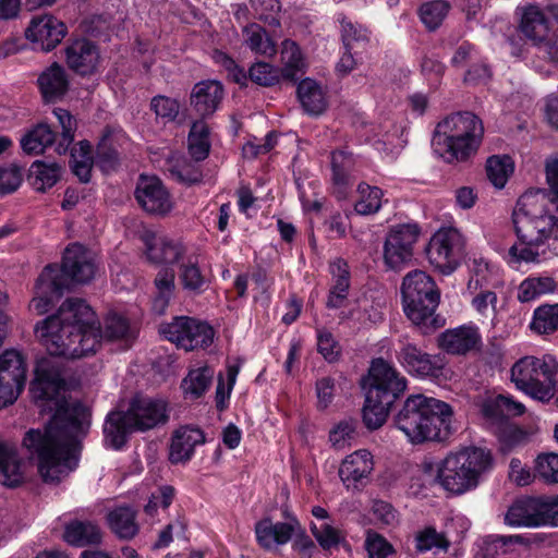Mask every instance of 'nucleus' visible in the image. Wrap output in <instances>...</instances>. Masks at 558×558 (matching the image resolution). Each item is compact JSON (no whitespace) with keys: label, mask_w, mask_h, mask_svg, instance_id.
Wrapping results in <instances>:
<instances>
[{"label":"nucleus","mask_w":558,"mask_h":558,"mask_svg":"<svg viewBox=\"0 0 558 558\" xmlns=\"http://www.w3.org/2000/svg\"><path fill=\"white\" fill-rule=\"evenodd\" d=\"M58 404L56 413L44 428H31L22 446L37 461L40 477L57 484L77 465L76 447L90 426V411L80 402Z\"/></svg>","instance_id":"obj_1"},{"label":"nucleus","mask_w":558,"mask_h":558,"mask_svg":"<svg viewBox=\"0 0 558 558\" xmlns=\"http://www.w3.org/2000/svg\"><path fill=\"white\" fill-rule=\"evenodd\" d=\"M35 335L50 355L72 360L95 353L101 340L100 323L82 299H66L56 314L36 324Z\"/></svg>","instance_id":"obj_2"},{"label":"nucleus","mask_w":558,"mask_h":558,"mask_svg":"<svg viewBox=\"0 0 558 558\" xmlns=\"http://www.w3.org/2000/svg\"><path fill=\"white\" fill-rule=\"evenodd\" d=\"M544 191H531L521 195L512 213L517 242L509 248L510 257L520 263H537L551 253L558 256V217L547 208Z\"/></svg>","instance_id":"obj_3"},{"label":"nucleus","mask_w":558,"mask_h":558,"mask_svg":"<svg viewBox=\"0 0 558 558\" xmlns=\"http://www.w3.org/2000/svg\"><path fill=\"white\" fill-rule=\"evenodd\" d=\"M95 274V264L89 252L81 244H70L63 254L62 266L48 265L39 275L35 286V296L29 307L37 315L47 313L59 300L71 282L86 283Z\"/></svg>","instance_id":"obj_4"},{"label":"nucleus","mask_w":558,"mask_h":558,"mask_svg":"<svg viewBox=\"0 0 558 558\" xmlns=\"http://www.w3.org/2000/svg\"><path fill=\"white\" fill-rule=\"evenodd\" d=\"M451 407L424 395H411L395 416V425L413 445L441 440L450 433Z\"/></svg>","instance_id":"obj_5"},{"label":"nucleus","mask_w":558,"mask_h":558,"mask_svg":"<svg viewBox=\"0 0 558 558\" xmlns=\"http://www.w3.org/2000/svg\"><path fill=\"white\" fill-rule=\"evenodd\" d=\"M169 418L166 401L136 395L126 411L114 410L107 414L104 423L105 445L121 449L134 432H146L166 424Z\"/></svg>","instance_id":"obj_6"},{"label":"nucleus","mask_w":558,"mask_h":558,"mask_svg":"<svg viewBox=\"0 0 558 558\" xmlns=\"http://www.w3.org/2000/svg\"><path fill=\"white\" fill-rule=\"evenodd\" d=\"M483 135L484 125L477 116L470 111L457 112L437 124L432 147L446 162H461L476 154Z\"/></svg>","instance_id":"obj_7"},{"label":"nucleus","mask_w":558,"mask_h":558,"mask_svg":"<svg viewBox=\"0 0 558 558\" xmlns=\"http://www.w3.org/2000/svg\"><path fill=\"white\" fill-rule=\"evenodd\" d=\"M364 389L362 418L368 429L375 430L385 424L391 405L407 389V379L384 359H376L368 369Z\"/></svg>","instance_id":"obj_8"},{"label":"nucleus","mask_w":558,"mask_h":558,"mask_svg":"<svg viewBox=\"0 0 558 558\" xmlns=\"http://www.w3.org/2000/svg\"><path fill=\"white\" fill-rule=\"evenodd\" d=\"M403 311L423 335H429L445 325V319L435 312L440 292L433 278L422 270L405 275L401 284Z\"/></svg>","instance_id":"obj_9"},{"label":"nucleus","mask_w":558,"mask_h":558,"mask_svg":"<svg viewBox=\"0 0 558 558\" xmlns=\"http://www.w3.org/2000/svg\"><path fill=\"white\" fill-rule=\"evenodd\" d=\"M494 468V457L488 449L465 447L449 453L440 463L437 477L445 490L462 495L476 488L482 476Z\"/></svg>","instance_id":"obj_10"},{"label":"nucleus","mask_w":558,"mask_h":558,"mask_svg":"<svg viewBox=\"0 0 558 558\" xmlns=\"http://www.w3.org/2000/svg\"><path fill=\"white\" fill-rule=\"evenodd\" d=\"M511 379L518 389L547 402L558 390V362L549 354L542 359L524 356L512 366Z\"/></svg>","instance_id":"obj_11"},{"label":"nucleus","mask_w":558,"mask_h":558,"mask_svg":"<svg viewBox=\"0 0 558 558\" xmlns=\"http://www.w3.org/2000/svg\"><path fill=\"white\" fill-rule=\"evenodd\" d=\"M505 520L511 526L556 525L558 523V495L518 499L509 507Z\"/></svg>","instance_id":"obj_12"},{"label":"nucleus","mask_w":558,"mask_h":558,"mask_svg":"<svg viewBox=\"0 0 558 558\" xmlns=\"http://www.w3.org/2000/svg\"><path fill=\"white\" fill-rule=\"evenodd\" d=\"M166 339L186 351L208 347L214 339V329L204 322L192 317H175L160 328Z\"/></svg>","instance_id":"obj_13"},{"label":"nucleus","mask_w":558,"mask_h":558,"mask_svg":"<svg viewBox=\"0 0 558 558\" xmlns=\"http://www.w3.org/2000/svg\"><path fill=\"white\" fill-rule=\"evenodd\" d=\"M463 248L461 233L454 228L438 230L426 248L428 260L444 275H450L459 265Z\"/></svg>","instance_id":"obj_14"},{"label":"nucleus","mask_w":558,"mask_h":558,"mask_svg":"<svg viewBox=\"0 0 558 558\" xmlns=\"http://www.w3.org/2000/svg\"><path fill=\"white\" fill-rule=\"evenodd\" d=\"M26 362L23 354L14 349L0 354V409L19 398L26 383Z\"/></svg>","instance_id":"obj_15"},{"label":"nucleus","mask_w":558,"mask_h":558,"mask_svg":"<svg viewBox=\"0 0 558 558\" xmlns=\"http://www.w3.org/2000/svg\"><path fill=\"white\" fill-rule=\"evenodd\" d=\"M420 235L416 223H404L393 227L386 236L384 244V262L392 270L403 269L413 257V247Z\"/></svg>","instance_id":"obj_16"},{"label":"nucleus","mask_w":558,"mask_h":558,"mask_svg":"<svg viewBox=\"0 0 558 558\" xmlns=\"http://www.w3.org/2000/svg\"><path fill=\"white\" fill-rule=\"evenodd\" d=\"M135 198L140 206L149 215L165 217L173 208L172 197L162 183L155 177L142 174L138 178Z\"/></svg>","instance_id":"obj_17"},{"label":"nucleus","mask_w":558,"mask_h":558,"mask_svg":"<svg viewBox=\"0 0 558 558\" xmlns=\"http://www.w3.org/2000/svg\"><path fill=\"white\" fill-rule=\"evenodd\" d=\"M398 360L411 375L421 378L439 377L445 364L439 354L426 353L410 342L402 343Z\"/></svg>","instance_id":"obj_18"},{"label":"nucleus","mask_w":558,"mask_h":558,"mask_svg":"<svg viewBox=\"0 0 558 558\" xmlns=\"http://www.w3.org/2000/svg\"><path fill=\"white\" fill-rule=\"evenodd\" d=\"M65 34L64 23L48 14L33 17L25 32L26 38L37 44L43 51L56 48Z\"/></svg>","instance_id":"obj_19"},{"label":"nucleus","mask_w":558,"mask_h":558,"mask_svg":"<svg viewBox=\"0 0 558 558\" xmlns=\"http://www.w3.org/2000/svg\"><path fill=\"white\" fill-rule=\"evenodd\" d=\"M374 468L373 457L367 450H357L345 457L339 468V476L348 489L363 487Z\"/></svg>","instance_id":"obj_20"},{"label":"nucleus","mask_w":558,"mask_h":558,"mask_svg":"<svg viewBox=\"0 0 558 558\" xmlns=\"http://www.w3.org/2000/svg\"><path fill=\"white\" fill-rule=\"evenodd\" d=\"M225 95L222 84L216 80H206L194 85L190 102L202 118L213 116L219 108Z\"/></svg>","instance_id":"obj_21"},{"label":"nucleus","mask_w":558,"mask_h":558,"mask_svg":"<svg viewBox=\"0 0 558 558\" xmlns=\"http://www.w3.org/2000/svg\"><path fill=\"white\" fill-rule=\"evenodd\" d=\"M64 379L59 371L47 361L38 363L35 378L31 383V393L35 401H52L64 388Z\"/></svg>","instance_id":"obj_22"},{"label":"nucleus","mask_w":558,"mask_h":558,"mask_svg":"<svg viewBox=\"0 0 558 558\" xmlns=\"http://www.w3.org/2000/svg\"><path fill=\"white\" fill-rule=\"evenodd\" d=\"M518 10L521 16L519 29L524 37L535 46L545 43L551 34L550 22L545 12L536 4H527Z\"/></svg>","instance_id":"obj_23"},{"label":"nucleus","mask_w":558,"mask_h":558,"mask_svg":"<svg viewBox=\"0 0 558 558\" xmlns=\"http://www.w3.org/2000/svg\"><path fill=\"white\" fill-rule=\"evenodd\" d=\"M205 442L204 432L198 427L181 426L171 438L169 460L173 464L186 463L194 454L195 447Z\"/></svg>","instance_id":"obj_24"},{"label":"nucleus","mask_w":558,"mask_h":558,"mask_svg":"<svg viewBox=\"0 0 558 558\" xmlns=\"http://www.w3.org/2000/svg\"><path fill=\"white\" fill-rule=\"evenodd\" d=\"M143 240L146 246L147 259L153 264L178 263L186 252L181 242L166 236H157L153 232H146Z\"/></svg>","instance_id":"obj_25"},{"label":"nucleus","mask_w":558,"mask_h":558,"mask_svg":"<svg viewBox=\"0 0 558 558\" xmlns=\"http://www.w3.org/2000/svg\"><path fill=\"white\" fill-rule=\"evenodd\" d=\"M37 84L44 101L53 104L66 95L70 80L65 69L53 62L39 74Z\"/></svg>","instance_id":"obj_26"},{"label":"nucleus","mask_w":558,"mask_h":558,"mask_svg":"<svg viewBox=\"0 0 558 558\" xmlns=\"http://www.w3.org/2000/svg\"><path fill=\"white\" fill-rule=\"evenodd\" d=\"M65 59L70 69L85 76L96 71L99 62V52L97 47L89 40L78 39L65 48Z\"/></svg>","instance_id":"obj_27"},{"label":"nucleus","mask_w":558,"mask_h":558,"mask_svg":"<svg viewBox=\"0 0 558 558\" xmlns=\"http://www.w3.org/2000/svg\"><path fill=\"white\" fill-rule=\"evenodd\" d=\"M299 530L301 525L295 519L277 523H272L270 519H263L255 525L256 539L265 549H270L274 544H287Z\"/></svg>","instance_id":"obj_28"},{"label":"nucleus","mask_w":558,"mask_h":558,"mask_svg":"<svg viewBox=\"0 0 558 558\" xmlns=\"http://www.w3.org/2000/svg\"><path fill=\"white\" fill-rule=\"evenodd\" d=\"M481 341L478 329L460 326L448 329L438 337V345L449 354H465L476 348Z\"/></svg>","instance_id":"obj_29"},{"label":"nucleus","mask_w":558,"mask_h":558,"mask_svg":"<svg viewBox=\"0 0 558 558\" xmlns=\"http://www.w3.org/2000/svg\"><path fill=\"white\" fill-rule=\"evenodd\" d=\"M25 480L24 464L14 444L0 440V484L17 487Z\"/></svg>","instance_id":"obj_30"},{"label":"nucleus","mask_w":558,"mask_h":558,"mask_svg":"<svg viewBox=\"0 0 558 558\" xmlns=\"http://www.w3.org/2000/svg\"><path fill=\"white\" fill-rule=\"evenodd\" d=\"M101 530L93 521L71 520L64 526L63 539L74 547H86L101 543Z\"/></svg>","instance_id":"obj_31"},{"label":"nucleus","mask_w":558,"mask_h":558,"mask_svg":"<svg viewBox=\"0 0 558 558\" xmlns=\"http://www.w3.org/2000/svg\"><path fill=\"white\" fill-rule=\"evenodd\" d=\"M298 99L305 113L318 117L327 109V98L322 86L312 78L302 80L296 88Z\"/></svg>","instance_id":"obj_32"},{"label":"nucleus","mask_w":558,"mask_h":558,"mask_svg":"<svg viewBox=\"0 0 558 558\" xmlns=\"http://www.w3.org/2000/svg\"><path fill=\"white\" fill-rule=\"evenodd\" d=\"M111 532L120 539H132L140 531L136 522V511L130 506L112 509L107 515Z\"/></svg>","instance_id":"obj_33"},{"label":"nucleus","mask_w":558,"mask_h":558,"mask_svg":"<svg viewBox=\"0 0 558 558\" xmlns=\"http://www.w3.org/2000/svg\"><path fill=\"white\" fill-rule=\"evenodd\" d=\"M179 280L182 288L193 294H202L209 287V279L199 266L198 258L190 256L180 264Z\"/></svg>","instance_id":"obj_34"},{"label":"nucleus","mask_w":558,"mask_h":558,"mask_svg":"<svg viewBox=\"0 0 558 558\" xmlns=\"http://www.w3.org/2000/svg\"><path fill=\"white\" fill-rule=\"evenodd\" d=\"M330 274L335 283L329 291L326 306L328 308H339L347 299L350 288V271L347 262L340 258L332 262Z\"/></svg>","instance_id":"obj_35"},{"label":"nucleus","mask_w":558,"mask_h":558,"mask_svg":"<svg viewBox=\"0 0 558 558\" xmlns=\"http://www.w3.org/2000/svg\"><path fill=\"white\" fill-rule=\"evenodd\" d=\"M281 63L280 69L283 78L295 81L299 74H303L306 68L305 58L299 45L291 40L284 39L281 44Z\"/></svg>","instance_id":"obj_36"},{"label":"nucleus","mask_w":558,"mask_h":558,"mask_svg":"<svg viewBox=\"0 0 558 558\" xmlns=\"http://www.w3.org/2000/svg\"><path fill=\"white\" fill-rule=\"evenodd\" d=\"M57 135L47 123H38L21 138V147L28 155H39L56 143Z\"/></svg>","instance_id":"obj_37"},{"label":"nucleus","mask_w":558,"mask_h":558,"mask_svg":"<svg viewBox=\"0 0 558 558\" xmlns=\"http://www.w3.org/2000/svg\"><path fill=\"white\" fill-rule=\"evenodd\" d=\"M214 375L209 366L191 369L181 383L183 395L190 399L201 398L210 387Z\"/></svg>","instance_id":"obj_38"},{"label":"nucleus","mask_w":558,"mask_h":558,"mask_svg":"<svg viewBox=\"0 0 558 558\" xmlns=\"http://www.w3.org/2000/svg\"><path fill=\"white\" fill-rule=\"evenodd\" d=\"M61 170V166L57 162L34 161L29 170L33 187L38 192L51 189L60 180Z\"/></svg>","instance_id":"obj_39"},{"label":"nucleus","mask_w":558,"mask_h":558,"mask_svg":"<svg viewBox=\"0 0 558 558\" xmlns=\"http://www.w3.org/2000/svg\"><path fill=\"white\" fill-rule=\"evenodd\" d=\"M351 154L339 150L331 154L332 182L338 187V197H344L347 187L351 184L350 173L353 169Z\"/></svg>","instance_id":"obj_40"},{"label":"nucleus","mask_w":558,"mask_h":558,"mask_svg":"<svg viewBox=\"0 0 558 558\" xmlns=\"http://www.w3.org/2000/svg\"><path fill=\"white\" fill-rule=\"evenodd\" d=\"M156 294L153 300V310L161 315L169 305L174 292V271L172 269H161L155 280Z\"/></svg>","instance_id":"obj_41"},{"label":"nucleus","mask_w":558,"mask_h":558,"mask_svg":"<svg viewBox=\"0 0 558 558\" xmlns=\"http://www.w3.org/2000/svg\"><path fill=\"white\" fill-rule=\"evenodd\" d=\"M189 153L195 162L206 159L210 150L209 126L203 120L192 124L189 133Z\"/></svg>","instance_id":"obj_42"},{"label":"nucleus","mask_w":558,"mask_h":558,"mask_svg":"<svg viewBox=\"0 0 558 558\" xmlns=\"http://www.w3.org/2000/svg\"><path fill=\"white\" fill-rule=\"evenodd\" d=\"M243 34L246 46L253 52L263 56H274L276 53V44L259 24L252 23L245 26Z\"/></svg>","instance_id":"obj_43"},{"label":"nucleus","mask_w":558,"mask_h":558,"mask_svg":"<svg viewBox=\"0 0 558 558\" xmlns=\"http://www.w3.org/2000/svg\"><path fill=\"white\" fill-rule=\"evenodd\" d=\"M167 170L172 179L183 184H195L201 182L203 179V173L199 167L186 158L170 160Z\"/></svg>","instance_id":"obj_44"},{"label":"nucleus","mask_w":558,"mask_h":558,"mask_svg":"<svg viewBox=\"0 0 558 558\" xmlns=\"http://www.w3.org/2000/svg\"><path fill=\"white\" fill-rule=\"evenodd\" d=\"M512 172L513 162L507 155H494L486 161L487 178L498 189H502L506 185Z\"/></svg>","instance_id":"obj_45"},{"label":"nucleus","mask_w":558,"mask_h":558,"mask_svg":"<svg viewBox=\"0 0 558 558\" xmlns=\"http://www.w3.org/2000/svg\"><path fill=\"white\" fill-rule=\"evenodd\" d=\"M530 327L539 335L555 332L558 329V303L537 307Z\"/></svg>","instance_id":"obj_46"},{"label":"nucleus","mask_w":558,"mask_h":558,"mask_svg":"<svg viewBox=\"0 0 558 558\" xmlns=\"http://www.w3.org/2000/svg\"><path fill=\"white\" fill-rule=\"evenodd\" d=\"M450 9L451 5L446 0H432L423 3L418 12L422 23L429 31H436L446 19Z\"/></svg>","instance_id":"obj_47"},{"label":"nucleus","mask_w":558,"mask_h":558,"mask_svg":"<svg viewBox=\"0 0 558 558\" xmlns=\"http://www.w3.org/2000/svg\"><path fill=\"white\" fill-rule=\"evenodd\" d=\"M341 24V40L344 49L364 48L369 41V32L361 24L353 23L352 21L342 17Z\"/></svg>","instance_id":"obj_48"},{"label":"nucleus","mask_w":558,"mask_h":558,"mask_svg":"<svg viewBox=\"0 0 558 558\" xmlns=\"http://www.w3.org/2000/svg\"><path fill=\"white\" fill-rule=\"evenodd\" d=\"M360 195L359 201L354 205V209L359 215H373L381 207V198L384 193L377 186H371L366 183H360L357 186Z\"/></svg>","instance_id":"obj_49"},{"label":"nucleus","mask_w":558,"mask_h":558,"mask_svg":"<svg viewBox=\"0 0 558 558\" xmlns=\"http://www.w3.org/2000/svg\"><path fill=\"white\" fill-rule=\"evenodd\" d=\"M311 531L324 550H331L339 546L350 550V545L345 541V535L330 524L325 523L320 527L312 524Z\"/></svg>","instance_id":"obj_50"},{"label":"nucleus","mask_w":558,"mask_h":558,"mask_svg":"<svg viewBox=\"0 0 558 558\" xmlns=\"http://www.w3.org/2000/svg\"><path fill=\"white\" fill-rule=\"evenodd\" d=\"M56 118L59 121V124L62 129L60 138L56 145V153L59 155L65 154L69 146L74 141V133L77 128V123L75 118L65 109L56 108L53 110Z\"/></svg>","instance_id":"obj_51"},{"label":"nucleus","mask_w":558,"mask_h":558,"mask_svg":"<svg viewBox=\"0 0 558 558\" xmlns=\"http://www.w3.org/2000/svg\"><path fill=\"white\" fill-rule=\"evenodd\" d=\"M535 476L545 484H558V453L547 452L536 457L534 463Z\"/></svg>","instance_id":"obj_52"},{"label":"nucleus","mask_w":558,"mask_h":558,"mask_svg":"<svg viewBox=\"0 0 558 558\" xmlns=\"http://www.w3.org/2000/svg\"><path fill=\"white\" fill-rule=\"evenodd\" d=\"M449 545L450 543L446 536L432 526L423 529L415 536V549L418 553H426L432 549L447 550Z\"/></svg>","instance_id":"obj_53"},{"label":"nucleus","mask_w":558,"mask_h":558,"mask_svg":"<svg viewBox=\"0 0 558 558\" xmlns=\"http://www.w3.org/2000/svg\"><path fill=\"white\" fill-rule=\"evenodd\" d=\"M72 171L80 179L81 182H88L90 179L92 157L90 145L88 142H81L80 149H72Z\"/></svg>","instance_id":"obj_54"},{"label":"nucleus","mask_w":558,"mask_h":558,"mask_svg":"<svg viewBox=\"0 0 558 558\" xmlns=\"http://www.w3.org/2000/svg\"><path fill=\"white\" fill-rule=\"evenodd\" d=\"M280 69L267 62H256L248 69V78L260 86L270 87L279 83Z\"/></svg>","instance_id":"obj_55"},{"label":"nucleus","mask_w":558,"mask_h":558,"mask_svg":"<svg viewBox=\"0 0 558 558\" xmlns=\"http://www.w3.org/2000/svg\"><path fill=\"white\" fill-rule=\"evenodd\" d=\"M478 290L471 304L481 316L494 320L499 312L498 296L495 291L484 288Z\"/></svg>","instance_id":"obj_56"},{"label":"nucleus","mask_w":558,"mask_h":558,"mask_svg":"<svg viewBox=\"0 0 558 558\" xmlns=\"http://www.w3.org/2000/svg\"><path fill=\"white\" fill-rule=\"evenodd\" d=\"M110 138L111 130L106 128L96 149L97 162L106 171L114 169L119 160L118 151L109 143Z\"/></svg>","instance_id":"obj_57"},{"label":"nucleus","mask_w":558,"mask_h":558,"mask_svg":"<svg viewBox=\"0 0 558 558\" xmlns=\"http://www.w3.org/2000/svg\"><path fill=\"white\" fill-rule=\"evenodd\" d=\"M150 109L158 118L167 122H172L180 113V104L174 98L157 95L153 97L150 101Z\"/></svg>","instance_id":"obj_58"},{"label":"nucleus","mask_w":558,"mask_h":558,"mask_svg":"<svg viewBox=\"0 0 558 558\" xmlns=\"http://www.w3.org/2000/svg\"><path fill=\"white\" fill-rule=\"evenodd\" d=\"M421 73L430 86L437 87L445 74L446 65L434 54H425L421 60Z\"/></svg>","instance_id":"obj_59"},{"label":"nucleus","mask_w":558,"mask_h":558,"mask_svg":"<svg viewBox=\"0 0 558 558\" xmlns=\"http://www.w3.org/2000/svg\"><path fill=\"white\" fill-rule=\"evenodd\" d=\"M471 277L468 283L470 290H477L486 287L492 275L489 265L483 258H473L469 262Z\"/></svg>","instance_id":"obj_60"},{"label":"nucleus","mask_w":558,"mask_h":558,"mask_svg":"<svg viewBox=\"0 0 558 558\" xmlns=\"http://www.w3.org/2000/svg\"><path fill=\"white\" fill-rule=\"evenodd\" d=\"M525 434L518 426L504 423L498 429L500 450L504 453L510 452L524 440Z\"/></svg>","instance_id":"obj_61"},{"label":"nucleus","mask_w":558,"mask_h":558,"mask_svg":"<svg viewBox=\"0 0 558 558\" xmlns=\"http://www.w3.org/2000/svg\"><path fill=\"white\" fill-rule=\"evenodd\" d=\"M365 549L368 558H387L393 553L392 546L385 537L375 532H367Z\"/></svg>","instance_id":"obj_62"},{"label":"nucleus","mask_w":558,"mask_h":558,"mask_svg":"<svg viewBox=\"0 0 558 558\" xmlns=\"http://www.w3.org/2000/svg\"><path fill=\"white\" fill-rule=\"evenodd\" d=\"M356 424L354 420H344L337 424L329 434V440L332 446L343 448L345 444L354 437Z\"/></svg>","instance_id":"obj_63"},{"label":"nucleus","mask_w":558,"mask_h":558,"mask_svg":"<svg viewBox=\"0 0 558 558\" xmlns=\"http://www.w3.org/2000/svg\"><path fill=\"white\" fill-rule=\"evenodd\" d=\"M317 349L325 360L330 363L336 362L341 353V347L335 340L332 333L327 330H320L318 332Z\"/></svg>","instance_id":"obj_64"}]
</instances>
